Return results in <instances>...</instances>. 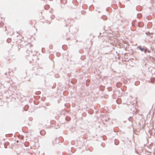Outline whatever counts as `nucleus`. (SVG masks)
<instances>
[{"label":"nucleus","mask_w":155,"mask_h":155,"mask_svg":"<svg viewBox=\"0 0 155 155\" xmlns=\"http://www.w3.org/2000/svg\"><path fill=\"white\" fill-rule=\"evenodd\" d=\"M138 48H139L140 50L142 51H143L144 50L143 48H142L141 46H139Z\"/></svg>","instance_id":"nucleus-1"},{"label":"nucleus","mask_w":155,"mask_h":155,"mask_svg":"<svg viewBox=\"0 0 155 155\" xmlns=\"http://www.w3.org/2000/svg\"><path fill=\"white\" fill-rule=\"evenodd\" d=\"M147 51L148 53H149L150 52V51L149 50H148Z\"/></svg>","instance_id":"nucleus-5"},{"label":"nucleus","mask_w":155,"mask_h":155,"mask_svg":"<svg viewBox=\"0 0 155 155\" xmlns=\"http://www.w3.org/2000/svg\"><path fill=\"white\" fill-rule=\"evenodd\" d=\"M147 49H145V50H144V52L145 54H146V53H147Z\"/></svg>","instance_id":"nucleus-4"},{"label":"nucleus","mask_w":155,"mask_h":155,"mask_svg":"<svg viewBox=\"0 0 155 155\" xmlns=\"http://www.w3.org/2000/svg\"><path fill=\"white\" fill-rule=\"evenodd\" d=\"M45 132V131L44 130H41L40 131V134L41 135H44V134H43V133L44 134V133Z\"/></svg>","instance_id":"nucleus-2"},{"label":"nucleus","mask_w":155,"mask_h":155,"mask_svg":"<svg viewBox=\"0 0 155 155\" xmlns=\"http://www.w3.org/2000/svg\"><path fill=\"white\" fill-rule=\"evenodd\" d=\"M11 41V39L10 38H8L7 40V42H8V43L10 42Z\"/></svg>","instance_id":"nucleus-3"}]
</instances>
